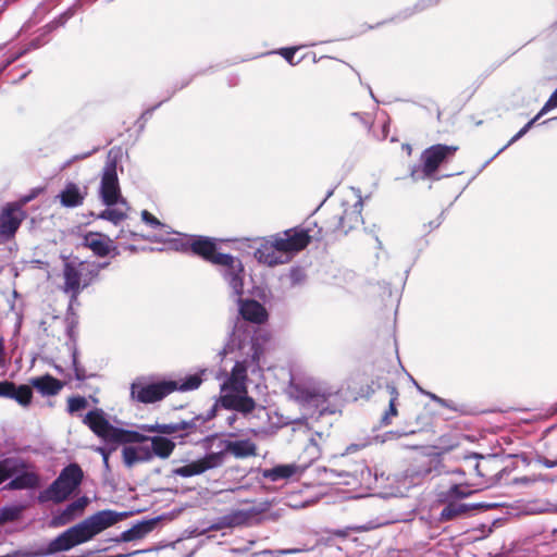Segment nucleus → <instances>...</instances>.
<instances>
[{"instance_id": "1", "label": "nucleus", "mask_w": 557, "mask_h": 557, "mask_svg": "<svg viewBox=\"0 0 557 557\" xmlns=\"http://www.w3.org/2000/svg\"><path fill=\"white\" fill-rule=\"evenodd\" d=\"M239 317L236 318L232 332L225 343L222 355L236 354L235 364L228 377L221 385L220 403L224 409L242 413L249 420H259L256 423L260 430H265L263 422L269 419V412L262 405L247 395V373H255L260 369L259 359L262 348L256 327L250 324H261L267 318L265 308L253 299L243 300L237 297Z\"/></svg>"}, {"instance_id": "2", "label": "nucleus", "mask_w": 557, "mask_h": 557, "mask_svg": "<svg viewBox=\"0 0 557 557\" xmlns=\"http://www.w3.org/2000/svg\"><path fill=\"white\" fill-rule=\"evenodd\" d=\"M84 423L107 443L126 444L144 443L150 441V451L154 456L165 459L171 456L175 443L164 436H147L137 431L124 430L112 425L102 409L90 410L84 418Z\"/></svg>"}, {"instance_id": "3", "label": "nucleus", "mask_w": 557, "mask_h": 557, "mask_svg": "<svg viewBox=\"0 0 557 557\" xmlns=\"http://www.w3.org/2000/svg\"><path fill=\"white\" fill-rule=\"evenodd\" d=\"M221 406L224 408L220 399L214 404V406L207 412L206 416L199 414L194 417L188 421H180L173 423H154V424H143L140 429L145 432L149 433H159L173 435L176 433L178 437L185 438L189 436H194L190 438V443L193 444H202L205 447H209L210 442L215 437L214 435H206L209 431L207 423L215 417L216 407Z\"/></svg>"}, {"instance_id": "4", "label": "nucleus", "mask_w": 557, "mask_h": 557, "mask_svg": "<svg viewBox=\"0 0 557 557\" xmlns=\"http://www.w3.org/2000/svg\"><path fill=\"white\" fill-rule=\"evenodd\" d=\"M62 290L70 297V307L77 302L78 296L90 286L99 275V268L88 261L65 260L62 270Z\"/></svg>"}, {"instance_id": "5", "label": "nucleus", "mask_w": 557, "mask_h": 557, "mask_svg": "<svg viewBox=\"0 0 557 557\" xmlns=\"http://www.w3.org/2000/svg\"><path fill=\"white\" fill-rule=\"evenodd\" d=\"M126 516V512H116L114 510H100L82 522L69 528L76 545L90 541L94 536L103 530L114 525Z\"/></svg>"}, {"instance_id": "6", "label": "nucleus", "mask_w": 557, "mask_h": 557, "mask_svg": "<svg viewBox=\"0 0 557 557\" xmlns=\"http://www.w3.org/2000/svg\"><path fill=\"white\" fill-rule=\"evenodd\" d=\"M457 150V146L442 144L426 148L421 154L422 165L413 166L410 171V177L414 182L432 178L441 163L451 158Z\"/></svg>"}, {"instance_id": "7", "label": "nucleus", "mask_w": 557, "mask_h": 557, "mask_svg": "<svg viewBox=\"0 0 557 557\" xmlns=\"http://www.w3.org/2000/svg\"><path fill=\"white\" fill-rule=\"evenodd\" d=\"M218 271L223 281L236 297L244 294L245 269L242 260L230 253L216 258Z\"/></svg>"}, {"instance_id": "8", "label": "nucleus", "mask_w": 557, "mask_h": 557, "mask_svg": "<svg viewBox=\"0 0 557 557\" xmlns=\"http://www.w3.org/2000/svg\"><path fill=\"white\" fill-rule=\"evenodd\" d=\"M269 508L270 503L262 502L247 508L231 510L221 517V524L230 528L260 524L263 520L271 518L267 515Z\"/></svg>"}, {"instance_id": "9", "label": "nucleus", "mask_w": 557, "mask_h": 557, "mask_svg": "<svg viewBox=\"0 0 557 557\" xmlns=\"http://www.w3.org/2000/svg\"><path fill=\"white\" fill-rule=\"evenodd\" d=\"M173 392H175L174 383L169 381L144 383L136 380L131 385L132 399L141 404L159 401Z\"/></svg>"}, {"instance_id": "10", "label": "nucleus", "mask_w": 557, "mask_h": 557, "mask_svg": "<svg viewBox=\"0 0 557 557\" xmlns=\"http://www.w3.org/2000/svg\"><path fill=\"white\" fill-rule=\"evenodd\" d=\"M356 198L352 203L343 200L339 212L334 216L336 219L335 231L342 232L344 235L348 234L363 222L361 215L363 202L359 190H357Z\"/></svg>"}, {"instance_id": "11", "label": "nucleus", "mask_w": 557, "mask_h": 557, "mask_svg": "<svg viewBox=\"0 0 557 557\" xmlns=\"http://www.w3.org/2000/svg\"><path fill=\"white\" fill-rule=\"evenodd\" d=\"M271 238L273 239L280 256L288 257L289 259L292 253L302 250L310 243V236L305 230H287L283 233L272 235Z\"/></svg>"}, {"instance_id": "12", "label": "nucleus", "mask_w": 557, "mask_h": 557, "mask_svg": "<svg viewBox=\"0 0 557 557\" xmlns=\"http://www.w3.org/2000/svg\"><path fill=\"white\" fill-rule=\"evenodd\" d=\"M224 462L223 451L209 453L202 458L191 461L185 466L174 468L172 474L174 476L190 478L199 475L207 470L219 468Z\"/></svg>"}, {"instance_id": "13", "label": "nucleus", "mask_w": 557, "mask_h": 557, "mask_svg": "<svg viewBox=\"0 0 557 557\" xmlns=\"http://www.w3.org/2000/svg\"><path fill=\"white\" fill-rule=\"evenodd\" d=\"M121 196L119 178L116 173V163L114 161L107 162L100 182V197L102 202L108 206L117 203Z\"/></svg>"}, {"instance_id": "14", "label": "nucleus", "mask_w": 557, "mask_h": 557, "mask_svg": "<svg viewBox=\"0 0 557 557\" xmlns=\"http://www.w3.org/2000/svg\"><path fill=\"white\" fill-rule=\"evenodd\" d=\"M293 391L298 401L315 407L322 406L332 395V392L312 384H296Z\"/></svg>"}, {"instance_id": "15", "label": "nucleus", "mask_w": 557, "mask_h": 557, "mask_svg": "<svg viewBox=\"0 0 557 557\" xmlns=\"http://www.w3.org/2000/svg\"><path fill=\"white\" fill-rule=\"evenodd\" d=\"M25 213L17 203H8L0 214V235L10 237L20 227Z\"/></svg>"}, {"instance_id": "16", "label": "nucleus", "mask_w": 557, "mask_h": 557, "mask_svg": "<svg viewBox=\"0 0 557 557\" xmlns=\"http://www.w3.org/2000/svg\"><path fill=\"white\" fill-rule=\"evenodd\" d=\"M253 257L259 263H263L269 267L283 264L289 261L288 257L280 256V252L277 251V248L271 236L268 238H261L259 240V245L255 249Z\"/></svg>"}, {"instance_id": "17", "label": "nucleus", "mask_w": 557, "mask_h": 557, "mask_svg": "<svg viewBox=\"0 0 557 557\" xmlns=\"http://www.w3.org/2000/svg\"><path fill=\"white\" fill-rule=\"evenodd\" d=\"M533 461L547 469L557 467V436L541 440L535 448Z\"/></svg>"}, {"instance_id": "18", "label": "nucleus", "mask_w": 557, "mask_h": 557, "mask_svg": "<svg viewBox=\"0 0 557 557\" xmlns=\"http://www.w3.org/2000/svg\"><path fill=\"white\" fill-rule=\"evenodd\" d=\"M0 397L15 400L18 405L27 407L33 399V391L28 385H16L12 381H0Z\"/></svg>"}, {"instance_id": "19", "label": "nucleus", "mask_w": 557, "mask_h": 557, "mask_svg": "<svg viewBox=\"0 0 557 557\" xmlns=\"http://www.w3.org/2000/svg\"><path fill=\"white\" fill-rule=\"evenodd\" d=\"M87 196V187L74 182H66L57 195V199L64 208H77L84 203Z\"/></svg>"}, {"instance_id": "20", "label": "nucleus", "mask_w": 557, "mask_h": 557, "mask_svg": "<svg viewBox=\"0 0 557 557\" xmlns=\"http://www.w3.org/2000/svg\"><path fill=\"white\" fill-rule=\"evenodd\" d=\"M189 247L195 255L214 265L216 264V258L225 255L216 251V243L210 237L194 236L189 238Z\"/></svg>"}, {"instance_id": "21", "label": "nucleus", "mask_w": 557, "mask_h": 557, "mask_svg": "<svg viewBox=\"0 0 557 557\" xmlns=\"http://www.w3.org/2000/svg\"><path fill=\"white\" fill-rule=\"evenodd\" d=\"M88 504L89 498L87 496L78 497L70 503L63 510L53 516L52 524L59 527L72 522L76 517L83 513Z\"/></svg>"}, {"instance_id": "22", "label": "nucleus", "mask_w": 557, "mask_h": 557, "mask_svg": "<svg viewBox=\"0 0 557 557\" xmlns=\"http://www.w3.org/2000/svg\"><path fill=\"white\" fill-rule=\"evenodd\" d=\"M141 220L149 227L157 231V233L154 234L143 236V238L148 242L165 243L168 242L169 235L174 233V231L169 225L162 223L159 219H157L147 210L141 211Z\"/></svg>"}, {"instance_id": "23", "label": "nucleus", "mask_w": 557, "mask_h": 557, "mask_svg": "<svg viewBox=\"0 0 557 557\" xmlns=\"http://www.w3.org/2000/svg\"><path fill=\"white\" fill-rule=\"evenodd\" d=\"M77 546L70 530H65L60 535H58L55 539L49 542V544L37 552L34 553V556L44 557V556H50L55 553L60 552H66L71 548Z\"/></svg>"}, {"instance_id": "24", "label": "nucleus", "mask_w": 557, "mask_h": 557, "mask_svg": "<svg viewBox=\"0 0 557 557\" xmlns=\"http://www.w3.org/2000/svg\"><path fill=\"white\" fill-rule=\"evenodd\" d=\"M74 492L70 488H66L63 483H60L58 479H55L47 488L41 491L38 494V502L40 504L52 502L54 504H61L66 500Z\"/></svg>"}, {"instance_id": "25", "label": "nucleus", "mask_w": 557, "mask_h": 557, "mask_svg": "<svg viewBox=\"0 0 557 557\" xmlns=\"http://www.w3.org/2000/svg\"><path fill=\"white\" fill-rule=\"evenodd\" d=\"M83 245L89 248L98 257H107L115 247L111 246V240L99 233H87L83 238Z\"/></svg>"}, {"instance_id": "26", "label": "nucleus", "mask_w": 557, "mask_h": 557, "mask_svg": "<svg viewBox=\"0 0 557 557\" xmlns=\"http://www.w3.org/2000/svg\"><path fill=\"white\" fill-rule=\"evenodd\" d=\"M432 471L430 465H416L407 468L397 479L405 488H410L421 483Z\"/></svg>"}, {"instance_id": "27", "label": "nucleus", "mask_w": 557, "mask_h": 557, "mask_svg": "<svg viewBox=\"0 0 557 557\" xmlns=\"http://www.w3.org/2000/svg\"><path fill=\"white\" fill-rule=\"evenodd\" d=\"M220 451L230 453L236 458H246L256 455V444L250 440L223 441Z\"/></svg>"}, {"instance_id": "28", "label": "nucleus", "mask_w": 557, "mask_h": 557, "mask_svg": "<svg viewBox=\"0 0 557 557\" xmlns=\"http://www.w3.org/2000/svg\"><path fill=\"white\" fill-rule=\"evenodd\" d=\"M123 461L127 468H132L140 462L152 460V453L148 445L125 446L122 450Z\"/></svg>"}, {"instance_id": "29", "label": "nucleus", "mask_w": 557, "mask_h": 557, "mask_svg": "<svg viewBox=\"0 0 557 557\" xmlns=\"http://www.w3.org/2000/svg\"><path fill=\"white\" fill-rule=\"evenodd\" d=\"M157 525V519L143 520L131 529L123 531L116 539V542H132L144 539Z\"/></svg>"}, {"instance_id": "30", "label": "nucleus", "mask_w": 557, "mask_h": 557, "mask_svg": "<svg viewBox=\"0 0 557 557\" xmlns=\"http://www.w3.org/2000/svg\"><path fill=\"white\" fill-rule=\"evenodd\" d=\"M29 384V386L36 388L42 396H54L63 387V383L50 374L32 377Z\"/></svg>"}, {"instance_id": "31", "label": "nucleus", "mask_w": 557, "mask_h": 557, "mask_svg": "<svg viewBox=\"0 0 557 557\" xmlns=\"http://www.w3.org/2000/svg\"><path fill=\"white\" fill-rule=\"evenodd\" d=\"M40 484V478L37 473L27 471V469L21 472L14 473L11 481L7 484L5 488L11 491L17 490H30L36 488Z\"/></svg>"}, {"instance_id": "32", "label": "nucleus", "mask_w": 557, "mask_h": 557, "mask_svg": "<svg viewBox=\"0 0 557 557\" xmlns=\"http://www.w3.org/2000/svg\"><path fill=\"white\" fill-rule=\"evenodd\" d=\"M83 478L84 473L82 468L77 463H70L61 470L57 479L60 483H63L66 488L74 492L81 485Z\"/></svg>"}, {"instance_id": "33", "label": "nucleus", "mask_w": 557, "mask_h": 557, "mask_svg": "<svg viewBox=\"0 0 557 557\" xmlns=\"http://www.w3.org/2000/svg\"><path fill=\"white\" fill-rule=\"evenodd\" d=\"M83 478L84 473L82 468L77 463H70L61 470L57 479L60 483H63L66 488L74 492L81 485Z\"/></svg>"}, {"instance_id": "34", "label": "nucleus", "mask_w": 557, "mask_h": 557, "mask_svg": "<svg viewBox=\"0 0 557 557\" xmlns=\"http://www.w3.org/2000/svg\"><path fill=\"white\" fill-rule=\"evenodd\" d=\"M487 506L483 503L478 504H461L449 502L441 512V519L444 521L453 520L457 517L465 516L467 512L473 509L486 508Z\"/></svg>"}, {"instance_id": "35", "label": "nucleus", "mask_w": 557, "mask_h": 557, "mask_svg": "<svg viewBox=\"0 0 557 557\" xmlns=\"http://www.w3.org/2000/svg\"><path fill=\"white\" fill-rule=\"evenodd\" d=\"M28 468L26 461L18 457H7L0 460V484L10 478H13L14 473L21 472Z\"/></svg>"}, {"instance_id": "36", "label": "nucleus", "mask_w": 557, "mask_h": 557, "mask_svg": "<svg viewBox=\"0 0 557 557\" xmlns=\"http://www.w3.org/2000/svg\"><path fill=\"white\" fill-rule=\"evenodd\" d=\"M347 476L351 478V481H345V484L358 483L361 486L370 487L376 482V476L372 475L371 469L363 462H358L356 469L351 472H346Z\"/></svg>"}, {"instance_id": "37", "label": "nucleus", "mask_w": 557, "mask_h": 557, "mask_svg": "<svg viewBox=\"0 0 557 557\" xmlns=\"http://www.w3.org/2000/svg\"><path fill=\"white\" fill-rule=\"evenodd\" d=\"M297 471V466L295 465H280L271 469H267L263 471V478L277 482L280 480L288 479L293 476Z\"/></svg>"}, {"instance_id": "38", "label": "nucleus", "mask_w": 557, "mask_h": 557, "mask_svg": "<svg viewBox=\"0 0 557 557\" xmlns=\"http://www.w3.org/2000/svg\"><path fill=\"white\" fill-rule=\"evenodd\" d=\"M205 373V370L200 373H194L189 374L184 379L180 380H169V382H173L175 386V391L180 392H189L197 389L200 384L202 383V374Z\"/></svg>"}, {"instance_id": "39", "label": "nucleus", "mask_w": 557, "mask_h": 557, "mask_svg": "<svg viewBox=\"0 0 557 557\" xmlns=\"http://www.w3.org/2000/svg\"><path fill=\"white\" fill-rule=\"evenodd\" d=\"M546 113H542V109L540 112L530 120L516 135L511 137V139L503 147L500 148L488 161H486L485 165L488 164L492 160H494L498 154H500L504 150H506L509 146L518 141L520 138H522L531 128L532 126Z\"/></svg>"}, {"instance_id": "40", "label": "nucleus", "mask_w": 557, "mask_h": 557, "mask_svg": "<svg viewBox=\"0 0 557 557\" xmlns=\"http://www.w3.org/2000/svg\"><path fill=\"white\" fill-rule=\"evenodd\" d=\"M23 509L24 507L21 505H10L0 508V524L17 520Z\"/></svg>"}, {"instance_id": "41", "label": "nucleus", "mask_w": 557, "mask_h": 557, "mask_svg": "<svg viewBox=\"0 0 557 557\" xmlns=\"http://www.w3.org/2000/svg\"><path fill=\"white\" fill-rule=\"evenodd\" d=\"M98 218L102 219V220L110 221L113 224L117 225L126 218V214L119 209L109 207V208L104 209L103 211H101L99 213Z\"/></svg>"}, {"instance_id": "42", "label": "nucleus", "mask_w": 557, "mask_h": 557, "mask_svg": "<svg viewBox=\"0 0 557 557\" xmlns=\"http://www.w3.org/2000/svg\"><path fill=\"white\" fill-rule=\"evenodd\" d=\"M438 0H420L412 8H408L401 12L403 18L410 17L414 13L421 12L432 5H435Z\"/></svg>"}, {"instance_id": "43", "label": "nucleus", "mask_w": 557, "mask_h": 557, "mask_svg": "<svg viewBox=\"0 0 557 557\" xmlns=\"http://www.w3.org/2000/svg\"><path fill=\"white\" fill-rule=\"evenodd\" d=\"M473 493L474 491L470 490L469 486L455 484L447 491L446 496L447 498H466L471 496Z\"/></svg>"}, {"instance_id": "44", "label": "nucleus", "mask_w": 557, "mask_h": 557, "mask_svg": "<svg viewBox=\"0 0 557 557\" xmlns=\"http://www.w3.org/2000/svg\"><path fill=\"white\" fill-rule=\"evenodd\" d=\"M88 405V401L83 396H73L67 400V411L70 413H75L82 409H85Z\"/></svg>"}, {"instance_id": "45", "label": "nucleus", "mask_w": 557, "mask_h": 557, "mask_svg": "<svg viewBox=\"0 0 557 557\" xmlns=\"http://www.w3.org/2000/svg\"><path fill=\"white\" fill-rule=\"evenodd\" d=\"M396 405H397V401H394V400L388 401V409L383 413L381 421H380L381 425H383V426L389 425L392 423V419L398 414Z\"/></svg>"}, {"instance_id": "46", "label": "nucleus", "mask_w": 557, "mask_h": 557, "mask_svg": "<svg viewBox=\"0 0 557 557\" xmlns=\"http://www.w3.org/2000/svg\"><path fill=\"white\" fill-rule=\"evenodd\" d=\"M75 14V10L74 8H69L66 11H64L62 14H60L57 18H54L51 23H50V28H58V27H61V26H64L65 23L71 18L73 17Z\"/></svg>"}, {"instance_id": "47", "label": "nucleus", "mask_w": 557, "mask_h": 557, "mask_svg": "<svg viewBox=\"0 0 557 557\" xmlns=\"http://www.w3.org/2000/svg\"><path fill=\"white\" fill-rule=\"evenodd\" d=\"M72 364L77 381H85L87 379L85 369L79 364L76 350L72 354Z\"/></svg>"}, {"instance_id": "48", "label": "nucleus", "mask_w": 557, "mask_h": 557, "mask_svg": "<svg viewBox=\"0 0 557 557\" xmlns=\"http://www.w3.org/2000/svg\"><path fill=\"white\" fill-rule=\"evenodd\" d=\"M414 430H396V431H389L384 434L383 442L392 438H400L403 436H408L414 434Z\"/></svg>"}, {"instance_id": "49", "label": "nucleus", "mask_w": 557, "mask_h": 557, "mask_svg": "<svg viewBox=\"0 0 557 557\" xmlns=\"http://www.w3.org/2000/svg\"><path fill=\"white\" fill-rule=\"evenodd\" d=\"M39 48V42L37 40H34L32 41L28 47L23 50L22 52L9 58L5 62V64L3 65V69H5L7 66H9L11 63H13L15 60H17L20 57H22L23 54H25L27 51L29 50H33V49H37Z\"/></svg>"}, {"instance_id": "50", "label": "nucleus", "mask_w": 557, "mask_h": 557, "mask_svg": "<svg viewBox=\"0 0 557 557\" xmlns=\"http://www.w3.org/2000/svg\"><path fill=\"white\" fill-rule=\"evenodd\" d=\"M297 51V48L289 47V48H282L278 50V53L292 65L297 64V62H294V57Z\"/></svg>"}, {"instance_id": "51", "label": "nucleus", "mask_w": 557, "mask_h": 557, "mask_svg": "<svg viewBox=\"0 0 557 557\" xmlns=\"http://www.w3.org/2000/svg\"><path fill=\"white\" fill-rule=\"evenodd\" d=\"M557 108V88L550 95L548 100L542 107V113H548L550 110Z\"/></svg>"}, {"instance_id": "52", "label": "nucleus", "mask_w": 557, "mask_h": 557, "mask_svg": "<svg viewBox=\"0 0 557 557\" xmlns=\"http://www.w3.org/2000/svg\"><path fill=\"white\" fill-rule=\"evenodd\" d=\"M351 116L358 119V121L366 127V128H370L371 127V120H370V115L367 114V113H361V112H354L351 113Z\"/></svg>"}, {"instance_id": "53", "label": "nucleus", "mask_w": 557, "mask_h": 557, "mask_svg": "<svg viewBox=\"0 0 557 557\" xmlns=\"http://www.w3.org/2000/svg\"><path fill=\"white\" fill-rule=\"evenodd\" d=\"M385 388H386V392L389 395V400L397 401L399 393H398L397 387L395 386V384L391 383V382H386L385 383Z\"/></svg>"}, {"instance_id": "54", "label": "nucleus", "mask_w": 557, "mask_h": 557, "mask_svg": "<svg viewBox=\"0 0 557 557\" xmlns=\"http://www.w3.org/2000/svg\"><path fill=\"white\" fill-rule=\"evenodd\" d=\"M161 103H162V102H159V103H157L156 106H153V107H151V108H149V109L145 110V111L141 113V115H140V117H139L138 122H143V124H144V123H145V122H146V121H147V120L152 115L153 111H154L157 108H159V107L161 106Z\"/></svg>"}, {"instance_id": "55", "label": "nucleus", "mask_w": 557, "mask_h": 557, "mask_svg": "<svg viewBox=\"0 0 557 557\" xmlns=\"http://www.w3.org/2000/svg\"><path fill=\"white\" fill-rule=\"evenodd\" d=\"M437 405H440V406H442V407H445V408H448V409H450V410H453V411H457V410H458V408H457L456 404H454L453 401L447 400V399H445V398H442V397L440 398V400H438V404H437Z\"/></svg>"}, {"instance_id": "56", "label": "nucleus", "mask_w": 557, "mask_h": 557, "mask_svg": "<svg viewBox=\"0 0 557 557\" xmlns=\"http://www.w3.org/2000/svg\"><path fill=\"white\" fill-rule=\"evenodd\" d=\"M97 149H92L91 151H88V152H85V153H82V154H77V156H74L72 161H75V160H83V159H86L88 158L89 156H91L94 152H96Z\"/></svg>"}, {"instance_id": "57", "label": "nucleus", "mask_w": 557, "mask_h": 557, "mask_svg": "<svg viewBox=\"0 0 557 557\" xmlns=\"http://www.w3.org/2000/svg\"><path fill=\"white\" fill-rule=\"evenodd\" d=\"M302 550L304 549H301V548H288V549H281V550H278V553L282 555H289V554H297Z\"/></svg>"}, {"instance_id": "58", "label": "nucleus", "mask_w": 557, "mask_h": 557, "mask_svg": "<svg viewBox=\"0 0 557 557\" xmlns=\"http://www.w3.org/2000/svg\"><path fill=\"white\" fill-rule=\"evenodd\" d=\"M3 557H35L34 556V553H14V554H11V555H7V556H3Z\"/></svg>"}, {"instance_id": "59", "label": "nucleus", "mask_w": 557, "mask_h": 557, "mask_svg": "<svg viewBox=\"0 0 557 557\" xmlns=\"http://www.w3.org/2000/svg\"><path fill=\"white\" fill-rule=\"evenodd\" d=\"M98 451L101 454L104 465L108 466L109 453L102 447L98 448Z\"/></svg>"}, {"instance_id": "60", "label": "nucleus", "mask_w": 557, "mask_h": 557, "mask_svg": "<svg viewBox=\"0 0 557 557\" xmlns=\"http://www.w3.org/2000/svg\"><path fill=\"white\" fill-rule=\"evenodd\" d=\"M237 419V416L236 413H231L227 418H226V421L228 423V425H233L234 422L236 421Z\"/></svg>"}, {"instance_id": "61", "label": "nucleus", "mask_w": 557, "mask_h": 557, "mask_svg": "<svg viewBox=\"0 0 557 557\" xmlns=\"http://www.w3.org/2000/svg\"><path fill=\"white\" fill-rule=\"evenodd\" d=\"M425 394L430 397L431 400H433L434 403L438 404V400L441 398L440 396H437V395H435L433 393H430V392L425 393Z\"/></svg>"}, {"instance_id": "62", "label": "nucleus", "mask_w": 557, "mask_h": 557, "mask_svg": "<svg viewBox=\"0 0 557 557\" xmlns=\"http://www.w3.org/2000/svg\"><path fill=\"white\" fill-rule=\"evenodd\" d=\"M516 482H519V483H522V484H528L530 482H532V480L528 476H522L520 479H517Z\"/></svg>"}, {"instance_id": "63", "label": "nucleus", "mask_w": 557, "mask_h": 557, "mask_svg": "<svg viewBox=\"0 0 557 557\" xmlns=\"http://www.w3.org/2000/svg\"><path fill=\"white\" fill-rule=\"evenodd\" d=\"M16 314V327L20 329L21 327V324H22V319H23V315L21 312H15Z\"/></svg>"}, {"instance_id": "64", "label": "nucleus", "mask_w": 557, "mask_h": 557, "mask_svg": "<svg viewBox=\"0 0 557 557\" xmlns=\"http://www.w3.org/2000/svg\"><path fill=\"white\" fill-rule=\"evenodd\" d=\"M90 263H91V264H94V265H97V267L99 268V272H100L102 269L107 268V267H108V264H109L108 262H102V263L90 262Z\"/></svg>"}]
</instances>
